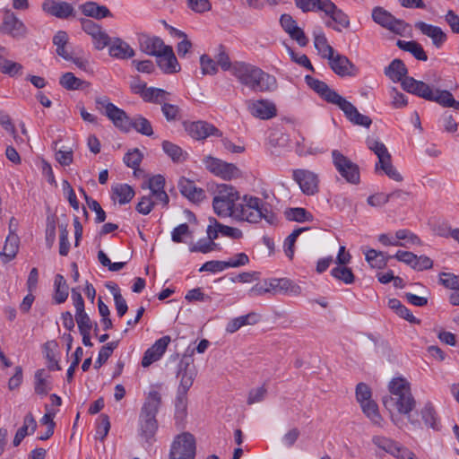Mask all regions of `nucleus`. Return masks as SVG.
Listing matches in <instances>:
<instances>
[{"mask_svg":"<svg viewBox=\"0 0 459 459\" xmlns=\"http://www.w3.org/2000/svg\"><path fill=\"white\" fill-rule=\"evenodd\" d=\"M389 394L383 396L382 403L390 413L392 422L402 429L404 422L399 415H404L411 425H419L418 420L411 419V412L416 407L411 384L406 378L394 377L388 384Z\"/></svg>","mask_w":459,"mask_h":459,"instance_id":"1","label":"nucleus"},{"mask_svg":"<svg viewBox=\"0 0 459 459\" xmlns=\"http://www.w3.org/2000/svg\"><path fill=\"white\" fill-rule=\"evenodd\" d=\"M233 76L240 84L255 92H273L278 88L274 75L249 63L234 62Z\"/></svg>","mask_w":459,"mask_h":459,"instance_id":"2","label":"nucleus"},{"mask_svg":"<svg viewBox=\"0 0 459 459\" xmlns=\"http://www.w3.org/2000/svg\"><path fill=\"white\" fill-rule=\"evenodd\" d=\"M161 404V394L158 390H151L141 408L138 423V436L145 446H151L155 442L158 430L156 415Z\"/></svg>","mask_w":459,"mask_h":459,"instance_id":"3","label":"nucleus"},{"mask_svg":"<svg viewBox=\"0 0 459 459\" xmlns=\"http://www.w3.org/2000/svg\"><path fill=\"white\" fill-rule=\"evenodd\" d=\"M403 89L427 100L435 101L443 107L454 108L458 110L459 101H456L448 91L431 88L429 84L414 78H406L403 82Z\"/></svg>","mask_w":459,"mask_h":459,"instance_id":"4","label":"nucleus"},{"mask_svg":"<svg viewBox=\"0 0 459 459\" xmlns=\"http://www.w3.org/2000/svg\"><path fill=\"white\" fill-rule=\"evenodd\" d=\"M272 216L260 198L247 195L240 196L238 205L233 212L234 220L251 223H256L262 219L270 221Z\"/></svg>","mask_w":459,"mask_h":459,"instance_id":"5","label":"nucleus"},{"mask_svg":"<svg viewBox=\"0 0 459 459\" xmlns=\"http://www.w3.org/2000/svg\"><path fill=\"white\" fill-rule=\"evenodd\" d=\"M239 198V192L231 185H219L212 200L214 212L222 218H233Z\"/></svg>","mask_w":459,"mask_h":459,"instance_id":"6","label":"nucleus"},{"mask_svg":"<svg viewBox=\"0 0 459 459\" xmlns=\"http://www.w3.org/2000/svg\"><path fill=\"white\" fill-rule=\"evenodd\" d=\"M356 399L363 413L369 419L372 424L382 428L384 420L379 413L377 403L371 399V390L366 384L359 383L357 385Z\"/></svg>","mask_w":459,"mask_h":459,"instance_id":"7","label":"nucleus"},{"mask_svg":"<svg viewBox=\"0 0 459 459\" xmlns=\"http://www.w3.org/2000/svg\"><path fill=\"white\" fill-rule=\"evenodd\" d=\"M196 444L195 437L189 432L178 435L169 451V459H195Z\"/></svg>","mask_w":459,"mask_h":459,"instance_id":"8","label":"nucleus"},{"mask_svg":"<svg viewBox=\"0 0 459 459\" xmlns=\"http://www.w3.org/2000/svg\"><path fill=\"white\" fill-rule=\"evenodd\" d=\"M333 163L339 174L350 184L358 185L360 180L359 166L338 150L332 152Z\"/></svg>","mask_w":459,"mask_h":459,"instance_id":"9","label":"nucleus"},{"mask_svg":"<svg viewBox=\"0 0 459 459\" xmlns=\"http://www.w3.org/2000/svg\"><path fill=\"white\" fill-rule=\"evenodd\" d=\"M373 21L381 27L391 32L403 36L406 32L409 25L403 20L396 19L392 13L382 7H375L372 10Z\"/></svg>","mask_w":459,"mask_h":459,"instance_id":"10","label":"nucleus"},{"mask_svg":"<svg viewBox=\"0 0 459 459\" xmlns=\"http://www.w3.org/2000/svg\"><path fill=\"white\" fill-rule=\"evenodd\" d=\"M206 169L213 175L225 180H231L240 176V170L232 163L207 156L204 159Z\"/></svg>","mask_w":459,"mask_h":459,"instance_id":"11","label":"nucleus"},{"mask_svg":"<svg viewBox=\"0 0 459 459\" xmlns=\"http://www.w3.org/2000/svg\"><path fill=\"white\" fill-rule=\"evenodd\" d=\"M292 179L306 195H314L319 191V177L316 173L303 169L292 171Z\"/></svg>","mask_w":459,"mask_h":459,"instance_id":"12","label":"nucleus"},{"mask_svg":"<svg viewBox=\"0 0 459 459\" xmlns=\"http://www.w3.org/2000/svg\"><path fill=\"white\" fill-rule=\"evenodd\" d=\"M247 108L253 117L263 120L277 116L276 105L267 99L249 100L247 101Z\"/></svg>","mask_w":459,"mask_h":459,"instance_id":"13","label":"nucleus"},{"mask_svg":"<svg viewBox=\"0 0 459 459\" xmlns=\"http://www.w3.org/2000/svg\"><path fill=\"white\" fill-rule=\"evenodd\" d=\"M372 442L380 449L398 459H417L411 451L399 446L398 443L385 437L375 436L372 437Z\"/></svg>","mask_w":459,"mask_h":459,"instance_id":"14","label":"nucleus"},{"mask_svg":"<svg viewBox=\"0 0 459 459\" xmlns=\"http://www.w3.org/2000/svg\"><path fill=\"white\" fill-rule=\"evenodd\" d=\"M82 30L91 37L94 47L101 50L110 43V38L102 28L91 20L82 21Z\"/></svg>","mask_w":459,"mask_h":459,"instance_id":"15","label":"nucleus"},{"mask_svg":"<svg viewBox=\"0 0 459 459\" xmlns=\"http://www.w3.org/2000/svg\"><path fill=\"white\" fill-rule=\"evenodd\" d=\"M185 129L195 140H204L211 135H221L218 128L205 121L185 123Z\"/></svg>","mask_w":459,"mask_h":459,"instance_id":"16","label":"nucleus"},{"mask_svg":"<svg viewBox=\"0 0 459 459\" xmlns=\"http://www.w3.org/2000/svg\"><path fill=\"white\" fill-rule=\"evenodd\" d=\"M197 371L192 361L182 359L178 364L177 377L179 379L178 390L187 393L193 385Z\"/></svg>","mask_w":459,"mask_h":459,"instance_id":"17","label":"nucleus"},{"mask_svg":"<svg viewBox=\"0 0 459 459\" xmlns=\"http://www.w3.org/2000/svg\"><path fill=\"white\" fill-rule=\"evenodd\" d=\"M170 337L165 335L157 340L147 351L144 352L141 364L143 368H148L153 362L158 361L165 353L169 344L170 343Z\"/></svg>","mask_w":459,"mask_h":459,"instance_id":"18","label":"nucleus"},{"mask_svg":"<svg viewBox=\"0 0 459 459\" xmlns=\"http://www.w3.org/2000/svg\"><path fill=\"white\" fill-rule=\"evenodd\" d=\"M305 81L312 90L331 104L337 105L342 98L335 91L330 89L325 82L315 79L310 75H306Z\"/></svg>","mask_w":459,"mask_h":459,"instance_id":"19","label":"nucleus"},{"mask_svg":"<svg viewBox=\"0 0 459 459\" xmlns=\"http://www.w3.org/2000/svg\"><path fill=\"white\" fill-rule=\"evenodd\" d=\"M138 42L140 50L152 56H160L161 52L169 47L165 45L160 37L146 34H141L138 38Z\"/></svg>","mask_w":459,"mask_h":459,"instance_id":"20","label":"nucleus"},{"mask_svg":"<svg viewBox=\"0 0 459 459\" xmlns=\"http://www.w3.org/2000/svg\"><path fill=\"white\" fill-rule=\"evenodd\" d=\"M344 113L347 119L354 125L369 127L372 120L369 117L360 114L357 108L343 97L336 105Z\"/></svg>","mask_w":459,"mask_h":459,"instance_id":"21","label":"nucleus"},{"mask_svg":"<svg viewBox=\"0 0 459 459\" xmlns=\"http://www.w3.org/2000/svg\"><path fill=\"white\" fill-rule=\"evenodd\" d=\"M327 60L331 69L339 76H352L357 74L358 68L345 56L334 52Z\"/></svg>","mask_w":459,"mask_h":459,"instance_id":"22","label":"nucleus"},{"mask_svg":"<svg viewBox=\"0 0 459 459\" xmlns=\"http://www.w3.org/2000/svg\"><path fill=\"white\" fill-rule=\"evenodd\" d=\"M270 293H283L297 297L301 294V288L292 281L281 278L266 280Z\"/></svg>","mask_w":459,"mask_h":459,"instance_id":"23","label":"nucleus"},{"mask_svg":"<svg viewBox=\"0 0 459 459\" xmlns=\"http://www.w3.org/2000/svg\"><path fill=\"white\" fill-rule=\"evenodd\" d=\"M0 32L9 34L13 38L22 37L26 34V28L13 13L7 11L3 23L0 25Z\"/></svg>","mask_w":459,"mask_h":459,"instance_id":"24","label":"nucleus"},{"mask_svg":"<svg viewBox=\"0 0 459 459\" xmlns=\"http://www.w3.org/2000/svg\"><path fill=\"white\" fill-rule=\"evenodd\" d=\"M414 26L423 35L429 37L431 39L432 44L437 48H440L446 40V34L440 27L434 26L421 21L417 22Z\"/></svg>","mask_w":459,"mask_h":459,"instance_id":"25","label":"nucleus"},{"mask_svg":"<svg viewBox=\"0 0 459 459\" xmlns=\"http://www.w3.org/2000/svg\"><path fill=\"white\" fill-rule=\"evenodd\" d=\"M178 187L180 193L191 202L199 203L205 197L204 189L197 187L194 181L186 178L179 179Z\"/></svg>","mask_w":459,"mask_h":459,"instance_id":"26","label":"nucleus"},{"mask_svg":"<svg viewBox=\"0 0 459 459\" xmlns=\"http://www.w3.org/2000/svg\"><path fill=\"white\" fill-rule=\"evenodd\" d=\"M156 57L159 67L164 73L173 74L179 71L180 66L171 47L166 48V50Z\"/></svg>","mask_w":459,"mask_h":459,"instance_id":"27","label":"nucleus"},{"mask_svg":"<svg viewBox=\"0 0 459 459\" xmlns=\"http://www.w3.org/2000/svg\"><path fill=\"white\" fill-rule=\"evenodd\" d=\"M43 10L57 18L65 19L73 14L74 8L66 2L47 0L42 4Z\"/></svg>","mask_w":459,"mask_h":459,"instance_id":"28","label":"nucleus"},{"mask_svg":"<svg viewBox=\"0 0 459 459\" xmlns=\"http://www.w3.org/2000/svg\"><path fill=\"white\" fill-rule=\"evenodd\" d=\"M321 11L342 28H348L350 26L348 15L339 9L332 1L325 0L323 6H321Z\"/></svg>","mask_w":459,"mask_h":459,"instance_id":"29","label":"nucleus"},{"mask_svg":"<svg viewBox=\"0 0 459 459\" xmlns=\"http://www.w3.org/2000/svg\"><path fill=\"white\" fill-rule=\"evenodd\" d=\"M108 53L112 57L128 59L134 56V50L124 40L116 38L109 43Z\"/></svg>","mask_w":459,"mask_h":459,"instance_id":"30","label":"nucleus"},{"mask_svg":"<svg viewBox=\"0 0 459 459\" xmlns=\"http://www.w3.org/2000/svg\"><path fill=\"white\" fill-rule=\"evenodd\" d=\"M106 116L112 121L114 126L122 131L128 132L130 130L131 118L126 113L117 106H110Z\"/></svg>","mask_w":459,"mask_h":459,"instance_id":"31","label":"nucleus"},{"mask_svg":"<svg viewBox=\"0 0 459 459\" xmlns=\"http://www.w3.org/2000/svg\"><path fill=\"white\" fill-rule=\"evenodd\" d=\"M50 375L45 369H39L34 376V391L37 394L46 396L52 389Z\"/></svg>","mask_w":459,"mask_h":459,"instance_id":"32","label":"nucleus"},{"mask_svg":"<svg viewBox=\"0 0 459 459\" xmlns=\"http://www.w3.org/2000/svg\"><path fill=\"white\" fill-rule=\"evenodd\" d=\"M420 415L426 427L430 428L436 431L440 429V422L437 417V413L429 402L426 403L420 411Z\"/></svg>","mask_w":459,"mask_h":459,"instance_id":"33","label":"nucleus"},{"mask_svg":"<svg viewBox=\"0 0 459 459\" xmlns=\"http://www.w3.org/2000/svg\"><path fill=\"white\" fill-rule=\"evenodd\" d=\"M20 239L18 236L8 235L6 237L3 251L0 254L2 262L6 264L13 260L19 250Z\"/></svg>","mask_w":459,"mask_h":459,"instance_id":"34","label":"nucleus"},{"mask_svg":"<svg viewBox=\"0 0 459 459\" xmlns=\"http://www.w3.org/2000/svg\"><path fill=\"white\" fill-rule=\"evenodd\" d=\"M385 74L393 82H403L407 78L405 77V75L407 74V68L402 60L394 59L385 68Z\"/></svg>","mask_w":459,"mask_h":459,"instance_id":"35","label":"nucleus"},{"mask_svg":"<svg viewBox=\"0 0 459 459\" xmlns=\"http://www.w3.org/2000/svg\"><path fill=\"white\" fill-rule=\"evenodd\" d=\"M259 320L258 316L254 313H248L247 315L241 316L230 320L226 326V331L230 333L237 332L239 328L248 325H255Z\"/></svg>","mask_w":459,"mask_h":459,"instance_id":"36","label":"nucleus"},{"mask_svg":"<svg viewBox=\"0 0 459 459\" xmlns=\"http://www.w3.org/2000/svg\"><path fill=\"white\" fill-rule=\"evenodd\" d=\"M112 198L117 200L120 204H126L129 203L134 195V191L127 184H116L111 187Z\"/></svg>","mask_w":459,"mask_h":459,"instance_id":"37","label":"nucleus"},{"mask_svg":"<svg viewBox=\"0 0 459 459\" xmlns=\"http://www.w3.org/2000/svg\"><path fill=\"white\" fill-rule=\"evenodd\" d=\"M396 45L400 49L410 52L416 59L420 61L428 60V56L425 53L422 46L417 41H404L399 39Z\"/></svg>","mask_w":459,"mask_h":459,"instance_id":"38","label":"nucleus"},{"mask_svg":"<svg viewBox=\"0 0 459 459\" xmlns=\"http://www.w3.org/2000/svg\"><path fill=\"white\" fill-rule=\"evenodd\" d=\"M367 145L368 149L372 151L378 158V162L376 164V169H378V165L384 163L385 161H388V160H391V155L383 143L373 138H368L367 140Z\"/></svg>","mask_w":459,"mask_h":459,"instance_id":"39","label":"nucleus"},{"mask_svg":"<svg viewBox=\"0 0 459 459\" xmlns=\"http://www.w3.org/2000/svg\"><path fill=\"white\" fill-rule=\"evenodd\" d=\"M82 12L84 15L95 19H102L111 16L110 11L105 5H99L95 2H87L82 5Z\"/></svg>","mask_w":459,"mask_h":459,"instance_id":"40","label":"nucleus"},{"mask_svg":"<svg viewBox=\"0 0 459 459\" xmlns=\"http://www.w3.org/2000/svg\"><path fill=\"white\" fill-rule=\"evenodd\" d=\"M314 45L323 58L328 59L334 53V49L328 44L327 39L322 31L314 33Z\"/></svg>","mask_w":459,"mask_h":459,"instance_id":"41","label":"nucleus"},{"mask_svg":"<svg viewBox=\"0 0 459 459\" xmlns=\"http://www.w3.org/2000/svg\"><path fill=\"white\" fill-rule=\"evenodd\" d=\"M169 92L162 89L150 87L143 94V100L146 102L162 105L165 101L169 100Z\"/></svg>","mask_w":459,"mask_h":459,"instance_id":"42","label":"nucleus"},{"mask_svg":"<svg viewBox=\"0 0 459 459\" xmlns=\"http://www.w3.org/2000/svg\"><path fill=\"white\" fill-rule=\"evenodd\" d=\"M68 285L63 275L56 274L55 277L54 299L57 304L64 303L68 297Z\"/></svg>","mask_w":459,"mask_h":459,"instance_id":"43","label":"nucleus"},{"mask_svg":"<svg viewBox=\"0 0 459 459\" xmlns=\"http://www.w3.org/2000/svg\"><path fill=\"white\" fill-rule=\"evenodd\" d=\"M162 149L174 162H181L186 159L187 153L171 142L163 141Z\"/></svg>","mask_w":459,"mask_h":459,"instance_id":"44","label":"nucleus"},{"mask_svg":"<svg viewBox=\"0 0 459 459\" xmlns=\"http://www.w3.org/2000/svg\"><path fill=\"white\" fill-rule=\"evenodd\" d=\"M67 42L68 35L65 31L60 30L53 38V43L56 47V53L64 59H71V55L65 48Z\"/></svg>","mask_w":459,"mask_h":459,"instance_id":"45","label":"nucleus"},{"mask_svg":"<svg viewBox=\"0 0 459 459\" xmlns=\"http://www.w3.org/2000/svg\"><path fill=\"white\" fill-rule=\"evenodd\" d=\"M389 257H386L383 252L375 249H369L366 253V260L373 268L381 269L387 264Z\"/></svg>","mask_w":459,"mask_h":459,"instance_id":"46","label":"nucleus"},{"mask_svg":"<svg viewBox=\"0 0 459 459\" xmlns=\"http://www.w3.org/2000/svg\"><path fill=\"white\" fill-rule=\"evenodd\" d=\"M134 128L138 133L151 136L153 134L152 126L148 119L142 116L131 119L130 129Z\"/></svg>","mask_w":459,"mask_h":459,"instance_id":"47","label":"nucleus"},{"mask_svg":"<svg viewBox=\"0 0 459 459\" xmlns=\"http://www.w3.org/2000/svg\"><path fill=\"white\" fill-rule=\"evenodd\" d=\"M171 30L173 31L174 36L181 39V41L178 42L177 46L178 55L179 56V57H185L192 48V43L187 39V36L184 31H181L174 28H172Z\"/></svg>","mask_w":459,"mask_h":459,"instance_id":"48","label":"nucleus"},{"mask_svg":"<svg viewBox=\"0 0 459 459\" xmlns=\"http://www.w3.org/2000/svg\"><path fill=\"white\" fill-rule=\"evenodd\" d=\"M285 216L289 221L304 222L312 220V215L304 208H290L285 211Z\"/></svg>","mask_w":459,"mask_h":459,"instance_id":"49","label":"nucleus"},{"mask_svg":"<svg viewBox=\"0 0 459 459\" xmlns=\"http://www.w3.org/2000/svg\"><path fill=\"white\" fill-rule=\"evenodd\" d=\"M59 83L66 90L75 91L79 90L84 82L77 78L73 73L67 72L60 77Z\"/></svg>","mask_w":459,"mask_h":459,"instance_id":"50","label":"nucleus"},{"mask_svg":"<svg viewBox=\"0 0 459 459\" xmlns=\"http://www.w3.org/2000/svg\"><path fill=\"white\" fill-rule=\"evenodd\" d=\"M0 71L9 76H15L22 74V65L12 60L5 59L3 56L0 57Z\"/></svg>","mask_w":459,"mask_h":459,"instance_id":"51","label":"nucleus"},{"mask_svg":"<svg viewBox=\"0 0 459 459\" xmlns=\"http://www.w3.org/2000/svg\"><path fill=\"white\" fill-rule=\"evenodd\" d=\"M308 228H299L294 230L285 239L284 242V252L286 255L292 259L294 255V245L297 238L305 230H307Z\"/></svg>","mask_w":459,"mask_h":459,"instance_id":"52","label":"nucleus"},{"mask_svg":"<svg viewBox=\"0 0 459 459\" xmlns=\"http://www.w3.org/2000/svg\"><path fill=\"white\" fill-rule=\"evenodd\" d=\"M117 342H111L103 345L99 352L97 360L95 361L94 368H100L111 356L113 351L117 348Z\"/></svg>","mask_w":459,"mask_h":459,"instance_id":"53","label":"nucleus"},{"mask_svg":"<svg viewBox=\"0 0 459 459\" xmlns=\"http://www.w3.org/2000/svg\"><path fill=\"white\" fill-rule=\"evenodd\" d=\"M331 273L334 278L343 281L346 284H351L354 281L355 277L352 271L344 265L333 268Z\"/></svg>","mask_w":459,"mask_h":459,"instance_id":"54","label":"nucleus"},{"mask_svg":"<svg viewBox=\"0 0 459 459\" xmlns=\"http://www.w3.org/2000/svg\"><path fill=\"white\" fill-rule=\"evenodd\" d=\"M75 321L80 332L91 331L92 323L84 309L75 311Z\"/></svg>","mask_w":459,"mask_h":459,"instance_id":"55","label":"nucleus"},{"mask_svg":"<svg viewBox=\"0 0 459 459\" xmlns=\"http://www.w3.org/2000/svg\"><path fill=\"white\" fill-rule=\"evenodd\" d=\"M215 63L220 65L223 71H230L233 74L234 63L230 62L229 55L225 52L222 47H220L219 48Z\"/></svg>","mask_w":459,"mask_h":459,"instance_id":"56","label":"nucleus"},{"mask_svg":"<svg viewBox=\"0 0 459 459\" xmlns=\"http://www.w3.org/2000/svg\"><path fill=\"white\" fill-rule=\"evenodd\" d=\"M110 429V421L107 414H100L96 429V437L103 440Z\"/></svg>","mask_w":459,"mask_h":459,"instance_id":"57","label":"nucleus"},{"mask_svg":"<svg viewBox=\"0 0 459 459\" xmlns=\"http://www.w3.org/2000/svg\"><path fill=\"white\" fill-rule=\"evenodd\" d=\"M439 281L441 284H443L446 288L451 290H459V276L449 273H441L439 274Z\"/></svg>","mask_w":459,"mask_h":459,"instance_id":"58","label":"nucleus"},{"mask_svg":"<svg viewBox=\"0 0 459 459\" xmlns=\"http://www.w3.org/2000/svg\"><path fill=\"white\" fill-rule=\"evenodd\" d=\"M216 243L212 240H208V238H202L199 239L195 245L190 247L189 250L191 252H200V253H208L210 251H212L215 247Z\"/></svg>","mask_w":459,"mask_h":459,"instance_id":"59","label":"nucleus"},{"mask_svg":"<svg viewBox=\"0 0 459 459\" xmlns=\"http://www.w3.org/2000/svg\"><path fill=\"white\" fill-rule=\"evenodd\" d=\"M142 159L143 155L141 152L138 149H134L126 153L124 157V162L127 167L135 169L140 165Z\"/></svg>","mask_w":459,"mask_h":459,"instance_id":"60","label":"nucleus"},{"mask_svg":"<svg viewBox=\"0 0 459 459\" xmlns=\"http://www.w3.org/2000/svg\"><path fill=\"white\" fill-rule=\"evenodd\" d=\"M188 7L196 13H204L212 9L209 0H186Z\"/></svg>","mask_w":459,"mask_h":459,"instance_id":"61","label":"nucleus"},{"mask_svg":"<svg viewBox=\"0 0 459 459\" xmlns=\"http://www.w3.org/2000/svg\"><path fill=\"white\" fill-rule=\"evenodd\" d=\"M85 200L88 207L96 213V222H103L106 219V212L101 208L100 204L96 200L91 199L88 195H85Z\"/></svg>","mask_w":459,"mask_h":459,"instance_id":"62","label":"nucleus"},{"mask_svg":"<svg viewBox=\"0 0 459 459\" xmlns=\"http://www.w3.org/2000/svg\"><path fill=\"white\" fill-rule=\"evenodd\" d=\"M200 65L203 74L213 75L217 73V66L215 61H213L207 55H203L200 57Z\"/></svg>","mask_w":459,"mask_h":459,"instance_id":"63","label":"nucleus"},{"mask_svg":"<svg viewBox=\"0 0 459 459\" xmlns=\"http://www.w3.org/2000/svg\"><path fill=\"white\" fill-rule=\"evenodd\" d=\"M37 429V421L33 417L31 412H29L25 415L23 419L22 426L18 429V431H22V433L25 436L29 434L34 433Z\"/></svg>","mask_w":459,"mask_h":459,"instance_id":"64","label":"nucleus"}]
</instances>
